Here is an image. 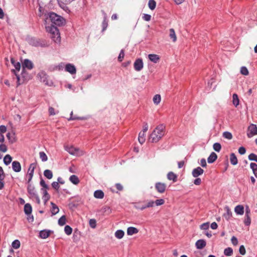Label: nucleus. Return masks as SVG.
<instances>
[{"instance_id": "nucleus-7", "label": "nucleus", "mask_w": 257, "mask_h": 257, "mask_svg": "<svg viewBox=\"0 0 257 257\" xmlns=\"http://www.w3.org/2000/svg\"><path fill=\"white\" fill-rule=\"evenodd\" d=\"M250 214V210L248 206H246L245 209V218L244 220V223L246 226H249L251 223Z\"/></svg>"}, {"instance_id": "nucleus-11", "label": "nucleus", "mask_w": 257, "mask_h": 257, "mask_svg": "<svg viewBox=\"0 0 257 257\" xmlns=\"http://www.w3.org/2000/svg\"><path fill=\"white\" fill-rule=\"evenodd\" d=\"M22 67L23 70L25 68H27L28 70H31L34 67V64L31 60L28 59H25L22 63Z\"/></svg>"}, {"instance_id": "nucleus-39", "label": "nucleus", "mask_w": 257, "mask_h": 257, "mask_svg": "<svg viewBox=\"0 0 257 257\" xmlns=\"http://www.w3.org/2000/svg\"><path fill=\"white\" fill-rule=\"evenodd\" d=\"M61 1L59 3L60 6L64 9L66 5L70 4L73 0H60Z\"/></svg>"}, {"instance_id": "nucleus-44", "label": "nucleus", "mask_w": 257, "mask_h": 257, "mask_svg": "<svg viewBox=\"0 0 257 257\" xmlns=\"http://www.w3.org/2000/svg\"><path fill=\"white\" fill-rule=\"evenodd\" d=\"M39 156L42 162H46L47 161L48 157L45 152H40L39 153Z\"/></svg>"}, {"instance_id": "nucleus-56", "label": "nucleus", "mask_w": 257, "mask_h": 257, "mask_svg": "<svg viewBox=\"0 0 257 257\" xmlns=\"http://www.w3.org/2000/svg\"><path fill=\"white\" fill-rule=\"evenodd\" d=\"M89 225L92 228H95L96 226V222L95 219H90Z\"/></svg>"}, {"instance_id": "nucleus-59", "label": "nucleus", "mask_w": 257, "mask_h": 257, "mask_svg": "<svg viewBox=\"0 0 257 257\" xmlns=\"http://www.w3.org/2000/svg\"><path fill=\"white\" fill-rule=\"evenodd\" d=\"M143 19L146 21H149L151 20V16L149 14H145L143 16Z\"/></svg>"}, {"instance_id": "nucleus-2", "label": "nucleus", "mask_w": 257, "mask_h": 257, "mask_svg": "<svg viewBox=\"0 0 257 257\" xmlns=\"http://www.w3.org/2000/svg\"><path fill=\"white\" fill-rule=\"evenodd\" d=\"M45 16L47 20H50L52 23L55 25L60 26L64 23V19L55 13H48L47 14H45Z\"/></svg>"}, {"instance_id": "nucleus-36", "label": "nucleus", "mask_w": 257, "mask_h": 257, "mask_svg": "<svg viewBox=\"0 0 257 257\" xmlns=\"http://www.w3.org/2000/svg\"><path fill=\"white\" fill-rule=\"evenodd\" d=\"M124 232L122 230H117L115 232V236L118 239H121L124 236Z\"/></svg>"}, {"instance_id": "nucleus-47", "label": "nucleus", "mask_w": 257, "mask_h": 257, "mask_svg": "<svg viewBox=\"0 0 257 257\" xmlns=\"http://www.w3.org/2000/svg\"><path fill=\"white\" fill-rule=\"evenodd\" d=\"M20 242L19 240H15L13 241L12 245L15 249H18L20 246Z\"/></svg>"}, {"instance_id": "nucleus-33", "label": "nucleus", "mask_w": 257, "mask_h": 257, "mask_svg": "<svg viewBox=\"0 0 257 257\" xmlns=\"http://www.w3.org/2000/svg\"><path fill=\"white\" fill-rule=\"evenodd\" d=\"M145 134L141 132L139 134L138 141L141 144H143L145 142Z\"/></svg>"}, {"instance_id": "nucleus-32", "label": "nucleus", "mask_w": 257, "mask_h": 257, "mask_svg": "<svg viewBox=\"0 0 257 257\" xmlns=\"http://www.w3.org/2000/svg\"><path fill=\"white\" fill-rule=\"evenodd\" d=\"M7 137L8 139L9 140V142L11 144H13L16 142L14 133H8L7 134Z\"/></svg>"}, {"instance_id": "nucleus-16", "label": "nucleus", "mask_w": 257, "mask_h": 257, "mask_svg": "<svg viewBox=\"0 0 257 257\" xmlns=\"http://www.w3.org/2000/svg\"><path fill=\"white\" fill-rule=\"evenodd\" d=\"M206 241L202 239L198 240L195 243V246L198 249H201L203 248L206 246Z\"/></svg>"}, {"instance_id": "nucleus-61", "label": "nucleus", "mask_w": 257, "mask_h": 257, "mask_svg": "<svg viewBox=\"0 0 257 257\" xmlns=\"http://www.w3.org/2000/svg\"><path fill=\"white\" fill-rule=\"evenodd\" d=\"M246 152V149L244 147H240L239 149H238V153L240 154V155H243Z\"/></svg>"}, {"instance_id": "nucleus-4", "label": "nucleus", "mask_w": 257, "mask_h": 257, "mask_svg": "<svg viewBox=\"0 0 257 257\" xmlns=\"http://www.w3.org/2000/svg\"><path fill=\"white\" fill-rule=\"evenodd\" d=\"M47 31L50 34L51 38L56 43L61 41L60 34L58 28L53 25L46 27Z\"/></svg>"}, {"instance_id": "nucleus-26", "label": "nucleus", "mask_w": 257, "mask_h": 257, "mask_svg": "<svg viewBox=\"0 0 257 257\" xmlns=\"http://www.w3.org/2000/svg\"><path fill=\"white\" fill-rule=\"evenodd\" d=\"M38 76L40 78L41 81H43L46 84L48 85L47 80V75L45 72H41L38 74Z\"/></svg>"}, {"instance_id": "nucleus-15", "label": "nucleus", "mask_w": 257, "mask_h": 257, "mask_svg": "<svg viewBox=\"0 0 257 257\" xmlns=\"http://www.w3.org/2000/svg\"><path fill=\"white\" fill-rule=\"evenodd\" d=\"M12 167L13 171L15 172L18 173L21 171V164L17 161H14L12 162Z\"/></svg>"}, {"instance_id": "nucleus-58", "label": "nucleus", "mask_w": 257, "mask_h": 257, "mask_svg": "<svg viewBox=\"0 0 257 257\" xmlns=\"http://www.w3.org/2000/svg\"><path fill=\"white\" fill-rule=\"evenodd\" d=\"M200 228L201 229H202V230L208 229L209 228V223L206 222V223H204L200 225Z\"/></svg>"}, {"instance_id": "nucleus-29", "label": "nucleus", "mask_w": 257, "mask_h": 257, "mask_svg": "<svg viewBox=\"0 0 257 257\" xmlns=\"http://www.w3.org/2000/svg\"><path fill=\"white\" fill-rule=\"evenodd\" d=\"M232 103L235 106L237 107L239 103V100L238 95L236 93H234L232 95Z\"/></svg>"}, {"instance_id": "nucleus-34", "label": "nucleus", "mask_w": 257, "mask_h": 257, "mask_svg": "<svg viewBox=\"0 0 257 257\" xmlns=\"http://www.w3.org/2000/svg\"><path fill=\"white\" fill-rule=\"evenodd\" d=\"M12 161V157L10 155H6L4 158V163L6 165H9Z\"/></svg>"}, {"instance_id": "nucleus-64", "label": "nucleus", "mask_w": 257, "mask_h": 257, "mask_svg": "<svg viewBox=\"0 0 257 257\" xmlns=\"http://www.w3.org/2000/svg\"><path fill=\"white\" fill-rule=\"evenodd\" d=\"M250 167L252 171L257 170V164L255 163H251L250 164Z\"/></svg>"}, {"instance_id": "nucleus-20", "label": "nucleus", "mask_w": 257, "mask_h": 257, "mask_svg": "<svg viewBox=\"0 0 257 257\" xmlns=\"http://www.w3.org/2000/svg\"><path fill=\"white\" fill-rule=\"evenodd\" d=\"M226 212L224 213L223 216L226 220H229L232 216V212L228 206L225 207Z\"/></svg>"}, {"instance_id": "nucleus-54", "label": "nucleus", "mask_w": 257, "mask_h": 257, "mask_svg": "<svg viewBox=\"0 0 257 257\" xmlns=\"http://www.w3.org/2000/svg\"><path fill=\"white\" fill-rule=\"evenodd\" d=\"M40 184L42 187L41 189H49V186L46 184L45 181L43 179H41Z\"/></svg>"}, {"instance_id": "nucleus-27", "label": "nucleus", "mask_w": 257, "mask_h": 257, "mask_svg": "<svg viewBox=\"0 0 257 257\" xmlns=\"http://www.w3.org/2000/svg\"><path fill=\"white\" fill-rule=\"evenodd\" d=\"M69 180L74 185H77L80 182L78 177L75 175H71L69 178Z\"/></svg>"}, {"instance_id": "nucleus-37", "label": "nucleus", "mask_w": 257, "mask_h": 257, "mask_svg": "<svg viewBox=\"0 0 257 257\" xmlns=\"http://www.w3.org/2000/svg\"><path fill=\"white\" fill-rule=\"evenodd\" d=\"M148 7L151 10H154L156 7V2L155 0H149Z\"/></svg>"}, {"instance_id": "nucleus-5", "label": "nucleus", "mask_w": 257, "mask_h": 257, "mask_svg": "<svg viewBox=\"0 0 257 257\" xmlns=\"http://www.w3.org/2000/svg\"><path fill=\"white\" fill-rule=\"evenodd\" d=\"M27 191L30 195V198L33 200H35L37 203L40 204V198L36 191L35 187L32 184H28Z\"/></svg>"}, {"instance_id": "nucleus-35", "label": "nucleus", "mask_w": 257, "mask_h": 257, "mask_svg": "<svg viewBox=\"0 0 257 257\" xmlns=\"http://www.w3.org/2000/svg\"><path fill=\"white\" fill-rule=\"evenodd\" d=\"M44 176L48 179H51L53 177V173L52 171L47 169L44 172Z\"/></svg>"}, {"instance_id": "nucleus-45", "label": "nucleus", "mask_w": 257, "mask_h": 257, "mask_svg": "<svg viewBox=\"0 0 257 257\" xmlns=\"http://www.w3.org/2000/svg\"><path fill=\"white\" fill-rule=\"evenodd\" d=\"M213 149L217 152H219L221 149V146L219 143H215L213 145Z\"/></svg>"}, {"instance_id": "nucleus-23", "label": "nucleus", "mask_w": 257, "mask_h": 257, "mask_svg": "<svg viewBox=\"0 0 257 257\" xmlns=\"http://www.w3.org/2000/svg\"><path fill=\"white\" fill-rule=\"evenodd\" d=\"M217 158V155L214 152H212L207 159L208 163H213Z\"/></svg>"}, {"instance_id": "nucleus-53", "label": "nucleus", "mask_w": 257, "mask_h": 257, "mask_svg": "<svg viewBox=\"0 0 257 257\" xmlns=\"http://www.w3.org/2000/svg\"><path fill=\"white\" fill-rule=\"evenodd\" d=\"M154 202L156 206H160L164 204L165 200L163 199H159L156 200Z\"/></svg>"}, {"instance_id": "nucleus-43", "label": "nucleus", "mask_w": 257, "mask_h": 257, "mask_svg": "<svg viewBox=\"0 0 257 257\" xmlns=\"http://www.w3.org/2000/svg\"><path fill=\"white\" fill-rule=\"evenodd\" d=\"M161 95L159 94L155 95L153 97V102L156 104H158L161 101Z\"/></svg>"}, {"instance_id": "nucleus-51", "label": "nucleus", "mask_w": 257, "mask_h": 257, "mask_svg": "<svg viewBox=\"0 0 257 257\" xmlns=\"http://www.w3.org/2000/svg\"><path fill=\"white\" fill-rule=\"evenodd\" d=\"M51 185L53 189H54L57 191H58L59 188H60V185H59V183L58 182L55 181V182H52V183L51 184Z\"/></svg>"}, {"instance_id": "nucleus-41", "label": "nucleus", "mask_w": 257, "mask_h": 257, "mask_svg": "<svg viewBox=\"0 0 257 257\" xmlns=\"http://www.w3.org/2000/svg\"><path fill=\"white\" fill-rule=\"evenodd\" d=\"M233 253V249L231 247H227L224 250V254L226 256H230Z\"/></svg>"}, {"instance_id": "nucleus-8", "label": "nucleus", "mask_w": 257, "mask_h": 257, "mask_svg": "<svg viewBox=\"0 0 257 257\" xmlns=\"http://www.w3.org/2000/svg\"><path fill=\"white\" fill-rule=\"evenodd\" d=\"M248 133L247 134V136L248 138H251L252 136L257 135V126L256 125L254 124H251L248 128Z\"/></svg>"}, {"instance_id": "nucleus-28", "label": "nucleus", "mask_w": 257, "mask_h": 257, "mask_svg": "<svg viewBox=\"0 0 257 257\" xmlns=\"http://www.w3.org/2000/svg\"><path fill=\"white\" fill-rule=\"evenodd\" d=\"M47 189H41V191L43 194L42 198L45 202H47L50 198V196L47 192Z\"/></svg>"}, {"instance_id": "nucleus-48", "label": "nucleus", "mask_w": 257, "mask_h": 257, "mask_svg": "<svg viewBox=\"0 0 257 257\" xmlns=\"http://www.w3.org/2000/svg\"><path fill=\"white\" fill-rule=\"evenodd\" d=\"M223 137L227 139L231 140L232 138V134L229 132H225L223 133Z\"/></svg>"}, {"instance_id": "nucleus-55", "label": "nucleus", "mask_w": 257, "mask_h": 257, "mask_svg": "<svg viewBox=\"0 0 257 257\" xmlns=\"http://www.w3.org/2000/svg\"><path fill=\"white\" fill-rule=\"evenodd\" d=\"M33 175H34V174L27 173V183L28 184H32L31 181L33 178Z\"/></svg>"}, {"instance_id": "nucleus-1", "label": "nucleus", "mask_w": 257, "mask_h": 257, "mask_svg": "<svg viewBox=\"0 0 257 257\" xmlns=\"http://www.w3.org/2000/svg\"><path fill=\"white\" fill-rule=\"evenodd\" d=\"M165 126L163 124L158 125L152 134L149 138V141L152 143L158 142L165 134Z\"/></svg>"}, {"instance_id": "nucleus-10", "label": "nucleus", "mask_w": 257, "mask_h": 257, "mask_svg": "<svg viewBox=\"0 0 257 257\" xmlns=\"http://www.w3.org/2000/svg\"><path fill=\"white\" fill-rule=\"evenodd\" d=\"M155 187L157 192L160 193H164L166 189V185L161 182H157Z\"/></svg>"}, {"instance_id": "nucleus-22", "label": "nucleus", "mask_w": 257, "mask_h": 257, "mask_svg": "<svg viewBox=\"0 0 257 257\" xmlns=\"http://www.w3.org/2000/svg\"><path fill=\"white\" fill-rule=\"evenodd\" d=\"M139 232V230L133 226H131L127 229V234L128 235H132Z\"/></svg>"}, {"instance_id": "nucleus-38", "label": "nucleus", "mask_w": 257, "mask_h": 257, "mask_svg": "<svg viewBox=\"0 0 257 257\" xmlns=\"http://www.w3.org/2000/svg\"><path fill=\"white\" fill-rule=\"evenodd\" d=\"M169 36L171 39H172L174 42L176 41L177 37L175 34V31L173 29H170Z\"/></svg>"}, {"instance_id": "nucleus-46", "label": "nucleus", "mask_w": 257, "mask_h": 257, "mask_svg": "<svg viewBox=\"0 0 257 257\" xmlns=\"http://www.w3.org/2000/svg\"><path fill=\"white\" fill-rule=\"evenodd\" d=\"M66 223V217L65 215L62 216L58 220V224L60 226H63Z\"/></svg>"}, {"instance_id": "nucleus-12", "label": "nucleus", "mask_w": 257, "mask_h": 257, "mask_svg": "<svg viewBox=\"0 0 257 257\" xmlns=\"http://www.w3.org/2000/svg\"><path fill=\"white\" fill-rule=\"evenodd\" d=\"M65 150L68 152L70 154L72 155H78L79 149L77 148H74L73 146H65Z\"/></svg>"}, {"instance_id": "nucleus-25", "label": "nucleus", "mask_w": 257, "mask_h": 257, "mask_svg": "<svg viewBox=\"0 0 257 257\" xmlns=\"http://www.w3.org/2000/svg\"><path fill=\"white\" fill-rule=\"evenodd\" d=\"M230 163L233 165H236L238 163V160L234 153H231L230 155Z\"/></svg>"}, {"instance_id": "nucleus-50", "label": "nucleus", "mask_w": 257, "mask_h": 257, "mask_svg": "<svg viewBox=\"0 0 257 257\" xmlns=\"http://www.w3.org/2000/svg\"><path fill=\"white\" fill-rule=\"evenodd\" d=\"M240 73L243 75H247L248 74V69L246 67L242 66L240 68Z\"/></svg>"}, {"instance_id": "nucleus-9", "label": "nucleus", "mask_w": 257, "mask_h": 257, "mask_svg": "<svg viewBox=\"0 0 257 257\" xmlns=\"http://www.w3.org/2000/svg\"><path fill=\"white\" fill-rule=\"evenodd\" d=\"M134 67L136 71H140L144 67L143 60L141 58L137 59L134 62Z\"/></svg>"}, {"instance_id": "nucleus-60", "label": "nucleus", "mask_w": 257, "mask_h": 257, "mask_svg": "<svg viewBox=\"0 0 257 257\" xmlns=\"http://www.w3.org/2000/svg\"><path fill=\"white\" fill-rule=\"evenodd\" d=\"M7 147L5 144H1L0 145V151L5 153L7 151Z\"/></svg>"}, {"instance_id": "nucleus-13", "label": "nucleus", "mask_w": 257, "mask_h": 257, "mask_svg": "<svg viewBox=\"0 0 257 257\" xmlns=\"http://www.w3.org/2000/svg\"><path fill=\"white\" fill-rule=\"evenodd\" d=\"M65 71L68 72L71 74H74L76 72V69L73 64L68 63L65 66Z\"/></svg>"}, {"instance_id": "nucleus-49", "label": "nucleus", "mask_w": 257, "mask_h": 257, "mask_svg": "<svg viewBox=\"0 0 257 257\" xmlns=\"http://www.w3.org/2000/svg\"><path fill=\"white\" fill-rule=\"evenodd\" d=\"M248 159L250 161H254L257 162V155L254 153H251L249 155Z\"/></svg>"}, {"instance_id": "nucleus-21", "label": "nucleus", "mask_w": 257, "mask_h": 257, "mask_svg": "<svg viewBox=\"0 0 257 257\" xmlns=\"http://www.w3.org/2000/svg\"><path fill=\"white\" fill-rule=\"evenodd\" d=\"M32 211V207L30 204L27 203L24 206V212L27 215H31Z\"/></svg>"}, {"instance_id": "nucleus-19", "label": "nucleus", "mask_w": 257, "mask_h": 257, "mask_svg": "<svg viewBox=\"0 0 257 257\" xmlns=\"http://www.w3.org/2000/svg\"><path fill=\"white\" fill-rule=\"evenodd\" d=\"M234 211L237 215H243L244 213V207L241 205H238L235 207Z\"/></svg>"}, {"instance_id": "nucleus-6", "label": "nucleus", "mask_w": 257, "mask_h": 257, "mask_svg": "<svg viewBox=\"0 0 257 257\" xmlns=\"http://www.w3.org/2000/svg\"><path fill=\"white\" fill-rule=\"evenodd\" d=\"M155 202L153 200H150L146 204L141 205L140 202L137 203L135 207L138 210H143L147 208L152 207L154 206Z\"/></svg>"}, {"instance_id": "nucleus-57", "label": "nucleus", "mask_w": 257, "mask_h": 257, "mask_svg": "<svg viewBox=\"0 0 257 257\" xmlns=\"http://www.w3.org/2000/svg\"><path fill=\"white\" fill-rule=\"evenodd\" d=\"M239 252L241 255H244L246 253L245 248L244 245H241L239 248Z\"/></svg>"}, {"instance_id": "nucleus-42", "label": "nucleus", "mask_w": 257, "mask_h": 257, "mask_svg": "<svg viewBox=\"0 0 257 257\" xmlns=\"http://www.w3.org/2000/svg\"><path fill=\"white\" fill-rule=\"evenodd\" d=\"M64 232L68 235H70L72 232V228L68 225H67L64 227Z\"/></svg>"}, {"instance_id": "nucleus-17", "label": "nucleus", "mask_w": 257, "mask_h": 257, "mask_svg": "<svg viewBox=\"0 0 257 257\" xmlns=\"http://www.w3.org/2000/svg\"><path fill=\"white\" fill-rule=\"evenodd\" d=\"M51 232V230L47 229L41 230L39 232V237L43 239H46L49 236Z\"/></svg>"}, {"instance_id": "nucleus-24", "label": "nucleus", "mask_w": 257, "mask_h": 257, "mask_svg": "<svg viewBox=\"0 0 257 257\" xmlns=\"http://www.w3.org/2000/svg\"><path fill=\"white\" fill-rule=\"evenodd\" d=\"M94 196L97 199H102L104 197V193L101 190H97L94 192Z\"/></svg>"}, {"instance_id": "nucleus-40", "label": "nucleus", "mask_w": 257, "mask_h": 257, "mask_svg": "<svg viewBox=\"0 0 257 257\" xmlns=\"http://www.w3.org/2000/svg\"><path fill=\"white\" fill-rule=\"evenodd\" d=\"M36 167V164L32 163L30 165L27 173L34 174V170Z\"/></svg>"}, {"instance_id": "nucleus-62", "label": "nucleus", "mask_w": 257, "mask_h": 257, "mask_svg": "<svg viewBox=\"0 0 257 257\" xmlns=\"http://www.w3.org/2000/svg\"><path fill=\"white\" fill-rule=\"evenodd\" d=\"M231 242L234 245H236L238 244V240L234 236H232L231 239Z\"/></svg>"}, {"instance_id": "nucleus-52", "label": "nucleus", "mask_w": 257, "mask_h": 257, "mask_svg": "<svg viewBox=\"0 0 257 257\" xmlns=\"http://www.w3.org/2000/svg\"><path fill=\"white\" fill-rule=\"evenodd\" d=\"M124 56V51L123 49H121L120 51L119 54L118 56V61L121 62Z\"/></svg>"}, {"instance_id": "nucleus-14", "label": "nucleus", "mask_w": 257, "mask_h": 257, "mask_svg": "<svg viewBox=\"0 0 257 257\" xmlns=\"http://www.w3.org/2000/svg\"><path fill=\"white\" fill-rule=\"evenodd\" d=\"M203 173L204 170L201 167H197L192 170V175L194 177L197 178L199 176L203 174Z\"/></svg>"}, {"instance_id": "nucleus-63", "label": "nucleus", "mask_w": 257, "mask_h": 257, "mask_svg": "<svg viewBox=\"0 0 257 257\" xmlns=\"http://www.w3.org/2000/svg\"><path fill=\"white\" fill-rule=\"evenodd\" d=\"M49 113L50 115H54L56 114V113L55 111L54 108L52 107H49Z\"/></svg>"}, {"instance_id": "nucleus-30", "label": "nucleus", "mask_w": 257, "mask_h": 257, "mask_svg": "<svg viewBox=\"0 0 257 257\" xmlns=\"http://www.w3.org/2000/svg\"><path fill=\"white\" fill-rule=\"evenodd\" d=\"M52 205L51 213L53 215H54L58 213L59 209L58 206L53 202H51Z\"/></svg>"}, {"instance_id": "nucleus-31", "label": "nucleus", "mask_w": 257, "mask_h": 257, "mask_svg": "<svg viewBox=\"0 0 257 257\" xmlns=\"http://www.w3.org/2000/svg\"><path fill=\"white\" fill-rule=\"evenodd\" d=\"M177 175L172 172H170L167 174V178L169 180H172L173 182L177 181Z\"/></svg>"}, {"instance_id": "nucleus-3", "label": "nucleus", "mask_w": 257, "mask_h": 257, "mask_svg": "<svg viewBox=\"0 0 257 257\" xmlns=\"http://www.w3.org/2000/svg\"><path fill=\"white\" fill-rule=\"evenodd\" d=\"M26 40L30 45L34 47H46L48 46L46 41L44 39L28 36L27 37Z\"/></svg>"}, {"instance_id": "nucleus-18", "label": "nucleus", "mask_w": 257, "mask_h": 257, "mask_svg": "<svg viewBox=\"0 0 257 257\" xmlns=\"http://www.w3.org/2000/svg\"><path fill=\"white\" fill-rule=\"evenodd\" d=\"M149 60L154 63H157L159 62L160 58L159 55L154 54H151L148 55Z\"/></svg>"}]
</instances>
